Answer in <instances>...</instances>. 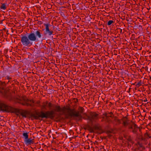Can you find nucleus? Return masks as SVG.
<instances>
[{
  "instance_id": "f257e3e1",
  "label": "nucleus",
  "mask_w": 151,
  "mask_h": 151,
  "mask_svg": "<svg viewBox=\"0 0 151 151\" xmlns=\"http://www.w3.org/2000/svg\"><path fill=\"white\" fill-rule=\"evenodd\" d=\"M50 111L44 112L41 111L40 112L36 111L31 114V117H33L35 119H38L39 117L42 118L52 119L55 117L56 112H62L63 114L67 116L72 117L78 116H79L78 112H76L74 109H71L70 105H66L61 108L60 106L55 104L52 106L51 109H49Z\"/></svg>"
},
{
  "instance_id": "f03ea898",
  "label": "nucleus",
  "mask_w": 151,
  "mask_h": 151,
  "mask_svg": "<svg viewBox=\"0 0 151 151\" xmlns=\"http://www.w3.org/2000/svg\"><path fill=\"white\" fill-rule=\"evenodd\" d=\"M5 85V83L4 82H2L0 81V92L2 93L5 98L11 100L13 98V94H14L15 92H12V93H11L9 90H5L4 88Z\"/></svg>"
},
{
  "instance_id": "7ed1b4c3",
  "label": "nucleus",
  "mask_w": 151,
  "mask_h": 151,
  "mask_svg": "<svg viewBox=\"0 0 151 151\" xmlns=\"http://www.w3.org/2000/svg\"><path fill=\"white\" fill-rule=\"evenodd\" d=\"M17 101L23 106H30L32 107L34 106V101L32 100H30L27 98L25 96H22L17 98Z\"/></svg>"
},
{
  "instance_id": "20e7f679",
  "label": "nucleus",
  "mask_w": 151,
  "mask_h": 151,
  "mask_svg": "<svg viewBox=\"0 0 151 151\" xmlns=\"http://www.w3.org/2000/svg\"><path fill=\"white\" fill-rule=\"evenodd\" d=\"M0 102L6 106H4V108L6 109V111H2L3 112H11L12 113L19 112V113L22 116L25 118H26L27 116V115L28 114V112L27 111L23 110L21 112H19V109L9 106L1 101H0Z\"/></svg>"
},
{
  "instance_id": "39448f33",
  "label": "nucleus",
  "mask_w": 151,
  "mask_h": 151,
  "mask_svg": "<svg viewBox=\"0 0 151 151\" xmlns=\"http://www.w3.org/2000/svg\"><path fill=\"white\" fill-rule=\"evenodd\" d=\"M87 119L89 120L92 123L96 122L99 118V114L95 112H91L89 115L87 116Z\"/></svg>"
},
{
  "instance_id": "423d86ee",
  "label": "nucleus",
  "mask_w": 151,
  "mask_h": 151,
  "mask_svg": "<svg viewBox=\"0 0 151 151\" xmlns=\"http://www.w3.org/2000/svg\"><path fill=\"white\" fill-rule=\"evenodd\" d=\"M21 40L23 45L25 46H30L33 44L28 36L24 35L22 36L21 37Z\"/></svg>"
},
{
  "instance_id": "0eeeda50",
  "label": "nucleus",
  "mask_w": 151,
  "mask_h": 151,
  "mask_svg": "<svg viewBox=\"0 0 151 151\" xmlns=\"http://www.w3.org/2000/svg\"><path fill=\"white\" fill-rule=\"evenodd\" d=\"M54 104H52L51 102H48L47 101H46L42 103V105L41 106V109L42 110L46 109V107H47L49 109H51L52 106Z\"/></svg>"
},
{
  "instance_id": "6e6552de",
  "label": "nucleus",
  "mask_w": 151,
  "mask_h": 151,
  "mask_svg": "<svg viewBox=\"0 0 151 151\" xmlns=\"http://www.w3.org/2000/svg\"><path fill=\"white\" fill-rule=\"evenodd\" d=\"M27 36L30 40V41H31V42H32L33 41H38L37 40L34 32L33 31H31V32L28 34Z\"/></svg>"
},
{
  "instance_id": "1a4fd4ad",
  "label": "nucleus",
  "mask_w": 151,
  "mask_h": 151,
  "mask_svg": "<svg viewBox=\"0 0 151 151\" xmlns=\"http://www.w3.org/2000/svg\"><path fill=\"white\" fill-rule=\"evenodd\" d=\"M103 115L105 116L106 119V122H109L111 121L110 119L109 118V117L111 118H113L114 116V115L113 113L110 112H106L103 114Z\"/></svg>"
},
{
  "instance_id": "9d476101",
  "label": "nucleus",
  "mask_w": 151,
  "mask_h": 151,
  "mask_svg": "<svg viewBox=\"0 0 151 151\" xmlns=\"http://www.w3.org/2000/svg\"><path fill=\"white\" fill-rule=\"evenodd\" d=\"M35 35L37 40L38 41L39 39H41L42 36V31L40 29H35L33 31Z\"/></svg>"
},
{
  "instance_id": "9b49d317",
  "label": "nucleus",
  "mask_w": 151,
  "mask_h": 151,
  "mask_svg": "<svg viewBox=\"0 0 151 151\" xmlns=\"http://www.w3.org/2000/svg\"><path fill=\"white\" fill-rule=\"evenodd\" d=\"M44 25L45 27V34H48L49 36L52 35L53 33V31L51 29H50L49 26L50 24H44Z\"/></svg>"
},
{
  "instance_id": "f8f14e48",
  "label": "nucleus",
  "mask_w": 151,
  "mask_h": 151,
  "mask_svg": "<svg viewBox=\"0 0 151 151\" xmlns=\"http://www.w3.org/2000/svg\"><path fill=\"white\" fill-rule=\"evenodd\" d=\"M133 124H132V125H133V126H134L133 129L132 131H130L132 132L134 134H137L138 129H139V131H140L141 128L140 127H138L137 125L135 123H133Z\"/></svg>"
},
{
  "instance_id": "ddd939ff",
  "label": "nucleus",
  "mask_w": 151,
  "mask_h": 151,
  "mask_svg": "<svg viewBox=\"0 0 151 151\" xmlns=\"http://www.w3.org/2000/svg\"><path fill=\"white\" fill-rule=\"evenodd\" d=\"M121 120L123 121L122 124L124 127L127 126L130 123V122H129L126 116L123 117Z\"/></svg>"
},
{
  "instance_id": "4468645a",
  "label": "nucleus",
  "mask_w": 151,
  "mask_h": 151,
  "mask_svg": "<svg viewBox=\"0 0 151 151\" xmlns=\"http://www.w3.org/2000/svg\"><path fill=\"white\" fill-rule=\"evenodd\" d=\"M74 109L75 111H76V112H78L79 116H74V117H72L71 116H67V117H70L71 118H76V117H81V114L83 113L84 112V108L82 107H79L78 108V110L79 111H77L75 109Z\"/></svg>"
},
{
  "instance_id": "2eb2a0df",
  "label": "nucleus",
  "mask_w": 151,
  "mask_h": 151,
  "mask_svg": "<svg viewBox=\"0 0 151 151\" xmlns=\"http://www.w3.org/2000/svg\"><path fill=\"white\" fill-rule=\"evenodd\" d=\"M24 142L26 145H29L34 144L35 141L34 139L28 138L26 140H24Z\"/></svg>"
},
{
  "instance_id": "dca6fc26",
  "label": "nucleus",
  "mask_w": 151,
  "mask_h": 151,
  "mask_svg": "<svg viewBox=\"0 0 151 151\" xmlns=\"http://www.w3.org/2000/svg\"><path fill=\"white\" fill-rule=\"evenodd\" d=\"M93 128L95 130H101V127L99 124L95 125L93 126Z\"/></svg>"
},
{
  "instance_id": "f3484780",
  "label": "nucleus",
  "mask_w": 151,
  "mask_h": 151,
  "mask_svg": "<svg viewBox=\"0 0 151 151\" xmlns=\"http://www.w3.org/2000/svg\"><path fill=\"white\" fill-rule=\"evenodd\" d=\"M133 123H134V122H132V121H130V123L129 124V125H128V128L130 130H131V131H132L133 129V127H134L133 126H132V124H133Z\"/></svg>"
},
{
  "instance_id": "a211bd4d",
  "label": "nucleus",
  "mask_w": 151,
  "mask_h": 151,
  "mask_svg": "<svg viewBox=\"0 0 151 151\" xmlns=\"http://www.w3.org/2000/svg\"><path fill=\"white\" fill-rule=\"evenodd\" d=\"M114 120L115 122H117V124H121V122L120 120L118 118L115 116L114 117Z\"/></svg>"
},
{
  "instance_id": "6ab92c4d",
  "label": "nucleus",
  "mask_w": 151,
  "mask_h": 151,
  "mask_svg": "<svg viewBox=\"0 0 151 151\" xmlns=\"http://www.w3.org/2000/svg\"><path fill=\"white\" fill-rule=\"evenodd\" d=\"M23 136L25 138V140H26L28 138V133L27 132L23 133Z\"/></svg>"
},
{
  "instance_id": "aec40b11",
  "label": "nucleus",
  "mask_w": 151,
  "mask_h": 151,
  "mask_svg": "<svg viewBox=\"0 0 151 151\" xmlns=\"http://www.w3.org/2000/svg\"><path fill=\"white\" fill-rule=\"evenodd\" d=\"M78 101V100L77 99L74 98L72 100V101L74 103V106L76 105L77 104V102Z\"/></svg>"
},
{
  "instance_id": "412c9836",
  "label": "nucleus",
  "mask_w": 151,
  "mask_h": 151,
  "mask_svg": "<svg viewBox=\"0 0 151 151\" xmlns=\"http://www.w3.org/2000/svg\"><path fill=\"white\" fill-rule=\"evenodd\" d=\"M142 81L141 80H140L139 82L137 83L136 85V86L137 87H138L142 85Z\"/></svg>"
},
{
  "instance_id": "4be33fe9",
  "label": "nucleus",
  "mask_w": 151,
  "mask_h": 151,
  "mask_svg": "<svg viewBox=\"0 0 151 151\" xmlns=\"http://www.w3.org/2000/svg\"><path fill=\"white\" fill-rule=\"evenodd\" d=\"M0 8L1 9H3L4 10H5L6 9V5L5 4H3L1 6Z\"/></svg>"
},
{
  "instance_id": "5701e85b",
  "label": "nucleus",
  "mask_w": 151,
  "mask_h": 151,
  "mask_svg": "<svg viewBox=\"0 0 151 151\" xmlns=\"http://www.w3.org/2000/svg\"><path fill=\"white\" fill-rule=\"evenodd\" d=\"M88 130H89L91 132H94V129L93 127H89L88 128Z\"/></svg>"
},
{
  "instance_id": "b1692460",
  "label": "nucleus",
  "mask_w": 151,
  "mask_h": 151,
  "mask_svg": "<svg viewBox=\"0 0 151 151\" xmlns=\"http://www.w3.org/2000/svg\"><path fill=\"white\" fill-rule=\"evenodd\" d=\"M137 145H138L140 147H142V150L145 149V147L143 146L142 144L140 142H138L137 144Z\"/></svg>"
},
{
  "instance_id": "393cba45",
  "label": "nucleus",
  "mask_w": 151,
  "mask_h": 151,
  "mask_svg": "<svg viewBox=\"0 0 151 151\" xmlns=\"http://www.w3.org/2000/svg\"><path fill=\"white\" fill-rule=\"evenodd\" d=\"M114 22L112 20H109L107 24L108 25H110Z\"/></svg>"
},
{
  "instance_id": "a878e982",
  "label": "nucleus",
  "mask_w": 151,
  "mask_h": 151,
  "mask_svg": "<svg viewBox=\"0 0 151 151\" xmlns=\"http://www.w3.org/2000/svg\"><path fill=\"white\" fill-rule=\"evenodd\" d=\"M6 78L7 80H9L12 81V78L11 77L8 76H7L6 77Z\"/></svg>"
},
{
  "instance_id": "bb28decb",
  "label": "nucleus",
  "mask_w": 151,
  "mask_h": 151,
  "mask_svg": "<svg viewBox=\"0 0 151 151\" xmlns=\"http://www.w3.org/2000/svg\"><path fill=\"white\" fill-rule=\"evenodd\" d=\"M145 136L147 138V137H149V134H148V133L146 132V133L145 134Z\"/></svg>"
},
{
  "instance_id": "cd10ccee",
  "label": "nucleus",
  "mask_w": 151,
  "mask_h": 151,
  "mask_svg": "<svg viewBox=\"0 0 151 151\" xmlns=\"http://www.w3.org/2000/svg\"><path fill=\"white\" fill-rule=\"evenodd\" d=\"M112 136V135L110 134H108V136L109 138H111Z\"/></svg>"
},
{
  "instance_id": "c85d7f7f",
  "label": "nucleus",
  "mask_w": 151,
  "mask_h": 151,
  "mask_svg": "<svg viewBox=\"0 0 151 151\" xmlns=\"http://www.w3.org/2000/svg\"><path fill=\"white\" fill-rule=\"evenodd\" d=\"M106 133L107 134H110L111 133V132L110 131H107L106 132Z\"/></svg>"
},
{
  "instance_id": "c756f323",
  "label": "nucleus",
  "mask_w": 151,
  "mask_h": 151,
  "mask_svg": "<svg viewBox=\"0 0 151 151\" xmlns=\"http://www.w3.org/2000/svg\"><path fill=\"white\" fill-rule=\"evenodd\" d=\"M102 118L103 119H105L106 121V117H105V116H104L102 117Z\"/></svg>"
},
{
  "instance_id": "7c9ffc66",
  "label": "nucleus",
  "mask_w": 151,
  "mask_h": 151,
  "mask_svg": "<svg viewBox=\"0 0 151 151\" xmlns=\"http://www.w3.org/2000/svg\"><path fill=\"white\" fill-rule=\"evenodd\" d=\"M40 101H38L36 103L37 104H40Z\"/></svg>"
},
{
  "instance_id": "2f4dec72",
  "label": "nucleus",
  "mask_w": 151,
  "mask_h": 151,
  "mask_svg": "<svg viewBox=\"0 0 151 151\" xmlns=\"http://www.w3.org/2000/svg\"><path fill=\"white\" fill-rule=\"evenodd\" d=\"M119 30H120V32L122 33V29L120 28H119Z\"/></svg>"
},
{
  "instance_id": "473e14b6",
  "label": "nucleus",
  "mask_w": 151,
  "mask_h": 151,
  "mask_svg": "<svg viewBox=\"0 0 151 151\" xmlns=\"http://www.w3.org/2000/svg\"><path fill=\"white\" fill-rule=\"evenodd\" d=\"M102 132H100L99 133V134H101V133H102Z\"/></svg>"
},
{
  "instance_id": "72a5a7b5",
  "label": "nucleus",
  "mask_w": 151,
  "mask_h": 151,
  "mask_svg": "<svg viewBox=\"0 0 151 151\" xmlns=\"http://www.w3.org/2000/svg\"><path fill=\"white\" fill-rule=\"evenodd\" d=\"M70 132H73L72 131H71V130H70Z\"/></svg>"
},
{
  "instance_id": "f704fd0d",
  "label": "nucleus",
  "mask_w": 151,
  "mask_h": 151,
  "mask_svg": "<svg viewBox=\"0 0 151 151\" xmlns=\"http://www.w3.org/2000/svg\"><path fill=\"white\" fill-rule=\"evenodd\" d=\"M129 141H130L131 140V139H129Z\"/></svg>"
},
{
  "instance_id": "c9c22d12",
  "label": "nucleus",
  "mask_w": 151,
  "mask_h": 151,
  "mask_svg": "<svg viewBox=\"0 0 151 151\" xmlns=\"http://www.w3.org/2000/svg\"><path fill=\"white\" fill-rule=\"evenodd\" d=\"M136 82H135V83L134 84H133L135 85V84H136Z\"/></svg>"
}]
</instances>
